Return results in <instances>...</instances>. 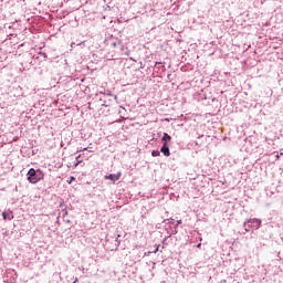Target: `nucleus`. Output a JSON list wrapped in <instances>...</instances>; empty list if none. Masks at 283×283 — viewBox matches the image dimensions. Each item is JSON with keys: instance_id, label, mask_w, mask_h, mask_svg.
<instances>
[{"instance_id": "7ed1b4c3", "label": "nucleus", "mask_w": 283, "mask_h": 283, "mask_svg": "<svg viewBox=\"0 0 283 283\" xmlns=\"http://www.w3.org/2000/svg\"><path fill=\"white\" fill-rule=\"evenodd\" d=\"M120 234H115L114 237H109L106 239V248L108 251H117L118 247H120V241L118 240Z\"/></svg>"}, {"instance_id": "6e6552de", "label": "nucleus", "mask_w": 283, "mask_h": 283, "mask_svg": "<svg viewBox=\"0 0 283 283\" xmlns=\"http://www.w3.org/2000/svg\"><path fill=\"white\" fill-rule=\"evenodd\" d=\"M161 140L164 142V145H169V143H171V136L167 133H164Z\"/></svg>"}, {"instance_id": "f257e3e1", "label": "nucleus", "mask_w": 283, "mask_h": 283, "mask_svg": "<svg viewBox=\"0 0 283 283\" xmlns=\"http://www.w3.org/2000/svg\"><path fill=\"white\" fill-rule=\"evenodd\" d=\"M44 177L45 174H43V170L41 169L30 168L27 174V179L29 180V182H31V185H36V182H41Z\"/></svg>"}, {"instance_id": "39448f33", "label": "nucleus", "mask_w": 283, "mask_h": 283, "mask_svg": "<svg viewBox=\"0 0 283 283\" xmlns=\"http://www.w3.org/2000/svg\"><path fill=\"white\" fill-rule=\"evenodd\" d=\"M104 178L105 180H112V182H116V180H120V172L106 175Z\"/></svg>"}, {"instance_id": "20e7f679", "label": "nucleus", "mask_w": 283, "mask_h": 283, "mask_svg": "<svg viewBox=\"0 0 283 283\" xmlns=\"http://www.w3.org/2000/svg\"><path fill=\"white\" fill-rule=\"evenodd\" d=\"M160 153L166 156V158H169L171 156V151L169 150V145L163 144L160 148Z\"/></svg>"}, {"instance_id": "dca6fc26", "label": "nucleus", "mask_w": 283, "mask_h": 283, "mask_svg": "<svg viewBox=\"0 0 283 283\" xmlns=\"http://www.w3.org/2000/svg\"><path fill=\"white\" fill-rule=\"evenodd\" d=\"M168 238H171V234H169L168 237H166L164 240H163V244H167V239Z\"/></svg>"}, {"instance_id": "423d86ee", "label": "nucleus", "mask_w": 283, "mask_h": 283, "mask_svg": "<svg viewBox=\"0 0 283 283\" xmlns=\"http://www.w3.org/2000/svg\"><path fill=\"white\" fill-rule=\"evenodd\" d=\"M3 220H14V213L12 211L2 212Z\"/></svg>"}, {"instance_id": "f3484780", "label": "nucleus", "mask_w": 283, "mask_h": 283, "mask_svg": "<svg viewBox=\"0 0 283 283\" xmlns=\"http://www.w3.org/2000/svg\"><path fill=\"white\" fill-rule=\"evenodd\" d=\"M171 76H172L171 73H168V74H167L168 81H172V80H174V77H171Z\"/></svg>"}, {"instance_id": "9d476101", "label": "nucleus", "mask_w": 283, "mask_h": 283, "mask_svg": "<svg viewBox=\"0 0 283 283\" xmlns=\"http://www.w3.org/2000/svg\"><path fill=\"white\" fill-rule=\"evenodd\" d=\"M164 222H167L168 224H174L175 220L174 218L165 219Z\"/></svg>"}, {"instance_id": "4468645a", "label": "nucleus", "mask_w": 283, "mask_h": 283, "mask_svg": "<svg viewBox=\"0 0 283 283\" xmlns=\"http://www.w3.org/2000/svg\"><path fill=\"white\" fill-rule=\"evenodd\" d=\"M160 249V245H157L155 250L150 251L151 253H157Z\"/></svg>"}, {"instance_id": "1a4fd4ad", "label": "nucleus", "mask_w": 283, "mask_h": 283, "mask_svg": "<svg viewBox=\"0 0 283 283\" xmlns=\"http://www.w3.org/2000/svg\"><path fill=\"white\" fill-rule=\"evenodd\" d=\"M151 156H153L154 158H157L158 156H160V150H153V151H151Z\"/></svg>"}, {"instance_id": "4be33fe9", "label": "nucleus", "mask_w": 283, "mask_h": 283, "mask_svg": "<svg viewBox=\"0 0 283 283\" xmlns=\"http://www.w3.org/2000/svg\"><path fill=\"white\" fill-rule=\"evenodd\" d=\"M78 282V279H76L75 281H73V283H77Z\"/></svg>"}, {"instance_id": "f8f14e48", "label": "nucleus", "mask_w": 283, "mask_h": 283, "mask_svg": "<svg viewBox=\"0 0 283 283\" xmlns=\"http://www.w3.org/2000/svg\"><path fill=\"white\" fill-rule=\"evenodd\" d=\"M81 151H87V147H78L77 148V154Z\"/></svg>"}, {"instance_id": "f03ea898", "label": "nucleus", "mask_w": 283, "mask_h": 283, "mask_svg": "<svg viewBox=\"0 0 283 283\" xmlns=\"http://www.w3.org/2000/svg\"><path fill=\"white\" fill-rule=\"evenodd\" d=\"M260 227H262V220L258 218L248 219L243 222L244 232H242V235H244L245 233H249L251 229H253L254 231H258Z\"/></svg>"}, {"instance_id": "9b49d317", "label": "nucleus", "mask_w": 283, "mask_h": 283, "mask_svg": "<svg viewBox=\"0 0 283 283\" xmlns=\"http://www.w3.org/2000/svg\"><path fill=\"white\" fill-rule=\"evenodd\" d=\"M81 158V155L76 157V161L74 163V167H77L80 163H83V160H78Z\"/></svg>"}, {"instance_id": "2eb2a0df", "label": "nucleus", "mask_w": 283, "mask_h": 283, "mask_svg": "<svg viewBox=\"0 0 283 283\" xmlns=\"http://www.w3.org/2000/svg\"><path fill=\"white\" fill-rule=\"evenodd\" d=\"M149 255H151V251L145 252L144 255H143V258H147V256H149Z\"/></svg>"}, {"instance_id": "5701e85b", "label": "nucleus", "mask_w": 283, "mask_h": 283, "mask_svg": "<svg viewBox=\"0 0 283 283\" xmlns=\"http://www.w3.org/2000/svg\"><path fill=\"white\" fill-rule=\"evenodd\" d=\"M276 158H280V155H276Z\"/></svg>"}, {"instance_id": "b1692460", "label": "nucleus", "mask_w": 283, "mask_h": 283, "mask_svg": "<svg viewBox=\"0 0 283 283\" xmlns=\"http://www.w3.org/2000/svg\"><path fill=\"white\" fill-rule=\"evenodd\" d=\"M67 223H70V220H66Z\"/></svg>"}, {"instance_id": "aec40b11", "label": "nucleus", "mask_w": 283, "mask_h": 283, "mask_svg": "<svg viewBox=\"0 0 283 283\" xmlns=\"http://www.w3.org/2000/svg\"><path fill=\"white\" fill-rule=\"evenodd\" d=\"M201 248H202V243H198L197 249H201Z\"/></svg>"}, {"instance_id": "412c9836", "label": "nucleus", "mask_w": 283, "mask_h": 283, "mask_svg": "<svg viewBox=\"0 0 283 283\" xmlns=\"http://www.w3.org/2000/svg\"><path fill=\"white\" fill-rule=\"evenodd\" d=\"M277 260H282V258L280 256V252H277Z\"/></svg>"}, {"instance_id": "6ab92c4d", "label": "nucleus", "mask_w": 283, "mask_h": 283, "mask_svg": "<svg viewBox=\"0 0 283 283\" xmlns=\"http://www.w3.org/2000/svg\"><path fill=\"white\" fill-rule=\"evenodd\" d=\"M180 224H182V220H178L175 227L178 228Z\"/></svg>"}, {"instance_id": "0eeeda50", "label": "nucleus", "mask_w": 283, "mask_h": 283, "mask_svg": "<svg viewBox=\"0 0 283 283\" xmlns=\"http://www.w3.org/2000/svg\"><path fill=\"white\" fill-rule=\"evenodd\" d=\"M60 209H62V212H61L62 218L67 217V206L65 205V202L60 203Z\"/></svg>"}, {"instance_id": "a211bd4d", "label": "nucleus", "mask_w": 283, "mask_h": 283, "mask_svg": "<svg viewBox=\"0 0 283 283\" xmlns=\"http://www.w3.org/2000/svg\"><path fill=\"white\" fill-rule=\"evenodd\" d=\"M73 180H76V178H74V176H71V177H70L69 185H72V181H73Z\"/></svg>"}, {"instance_id": "ddd939ff", "label": "nucleus", "mask_w": 283, "mask_h": 283, "mask_svg": "<svg viewBox=\"0 0 283 283\" xmlns=\"http://www.w3.org/2000/svg\"><path fill=\"white\" fill-rule=\"evenodd\" d=\"M178 233V228L175 227V229L171 231L170 235H176Z\"/></svg>"}]
</instances>
